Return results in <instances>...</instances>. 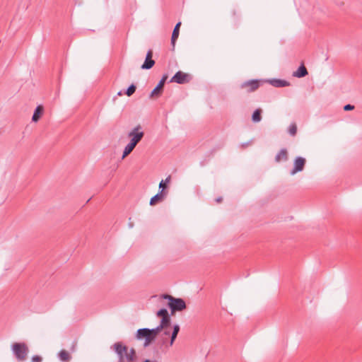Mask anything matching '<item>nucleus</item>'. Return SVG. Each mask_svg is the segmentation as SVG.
<instances>
[{"mask_svg":"<svg viewBox=\"0 0 362 362\" xmlns=\"http://www.w3.org/2000/svg\"><path fill=\"white\" fill-rule=\"evenodd\" d=\"M128 137L130 139L129 142L125 146L122 158L127 157L129 154H130L136 145L141 141L144 136V132L142 130V127L141 125H137L134 127L127 134Z\"/></svg>","mask_w":362,"mask_h":362,"instance_id":"nucleus-1","label":"nucleus"},{"mask_svg":"<svg viewBox=\"0 0 362 362\" xmlns=\"http://www.w3.org/2000/svg\"><path fill=\"white\" fill-rule=\"evenodd\" d=\"M163 298L168 300V307L172 314L177 311H182L186 308V303L182 298H175L168 294H164Z\"/></svg>","mask_w":362,"mask_h":362,"instance_id":"nucleus-2","label":"nucleus"},{"mask_svg":"<svg viewBox=\"0 0 362 362\" xmlns=\"http://www.w3.org/2000/svg\"><path fill=\"white\" fill-rule=\"evenodd\" d=\"M12 349L16 358L19 361H23L28 352V349L24 343H14Z\"/></svg>","mask_w":362,"mask_h":362,"instance_id":"nucleus-3","label":"nucleus"},{"mask_svg":"<svg viewBox=\"0 0 362 362\" xmlns=\"http://www.w3.org/2000/svg\"><path fill=\"white\" fill-rule=\"evenodd\" d=\"M305 162V158H304L303 157H296L293 162V168L290 173L291 175H293L298 172L303 171V170L304 169Z\"/></svg>","mask_w":362,"mask_h":362,"instance_id":"nucleus-4","label":"nucleus"},{"mask_svg":"<svg viewBox=\"0 0 362 362\" xmlns=\"http://www.w3.org/2000/svg\"><path fill=\"white\" fill-rule=\"evenodd\" d=\"M113 348L119 357V362H125L124 355L128 351L127 346L122 345L121 342H117L113 345Z\"/></svg>","mask_w":362,"mask_h":362,"instance_id":"nucleus-5","label":"nucleus"},{"mask_svg":"<svg viewBox=\"0 0 362 362\" xmlns=\"http://www.w3.org/2000/svg\"><path fill=\"white\" fill-rule=\"evenodd\" d=\"M189 75L181 71H178L175 73V74L172 77L170 82H175L178 84H184L189 81Z\"/></svg>","mask_w":362,"mask_h":362,"instance_id":"nucleus-6","label":"nucleus"},{"mask_svg":"<svg viewBox=\"0 0 362 362\" xmlns=\"http://www.w3.org/2000/svg\"><path fill=\"white\" fill-rule=\"evenodd\" d=\"M152 57H153L152 50L151 49L148 50L146 55L145 61L143 63V64L141 66V69L148 70L154 66L155 61L152 59Z\"/></svg>","mask_w":362,"mask_h":362,"instance_id":"nucleus-7","label":"nucleus"},{"mask_svg":"<svg viewBox=\"0 0 362 362\" xmlns=\"http://www.w3.org/2000/svg\"><path fill=\"white\" fill-rule=\"evenodd\" d=\"M167 78H168V75L164 74L162 76L160 81L158 82V83L156 85V86L151 92L150 97H153V96L158 95L160 94L163 87Z\"/></svg>","mask_w":362,"mask_h":362,"instance_id":"nucleus-8","label":"nucleus"},{"mask_svg":"<svg viewBox=\"0 0 362 362\" xmlns=\"http://www.w3.org/2000/svg\"><path fill=\"white\" fill-rule=\"evenodd\" d=\"M259 82L258 80H249L243 83L240 86L242 88H247L248 92H252L258 88Z\"/></svg>","mask_w":362,"mask_h":362,"instance_id":"nucleus-9","label":"nucleus"},{"mask_svg":"<svg viewBox=\"0 0 362 362\" xmlns=\"http://www.w3.org/2000/svg\"><path fill=\"white\" fill-rule=\"evenodd\" d=\"M149 335V328H141L136 331V337L138 340H141L142 339H145L144 346H147L149 344H146V339H148Z\"/></svg>","mask_w":362,"mask_h":362,"instance_id":"nucleus-10","label":"nucleus"},{"mask_svg":"<svg viewBox=\"0 0 362 362\" xmlns=\"http://www.w3.org/2000/svg\"><path fill=\"white\" fill-rule=\"evenodd\" d=\"M269 83L276 88H282L288 86L290 85V83L286 80L283 79H277V78H272L269 81Z\"/></svg>","mask_w":362,"mask_h":362,"instance_id":"nucleus-11","label":"nucleus"},{"mask_svg":"<svg viewBox=\"0 0 362 362\" xmlns=\"http://www.w3.org/2000/svg\"><path fill=\"white\" fill-rule=\"evenodd\" d=\"M163 328H160V325H158L156 327L153 329H149V335L148 339H146V344H150L152 341H153L159 332H160Z\"/></svg>","mask_w":362,"mask_h":362,"instance_id":"nucleus-12","label":"nucleus"},{"mask_svg":"<svg viewBox=\"0 0 362 362\" xmlns=\"http://www.w3.org/2000/svg\"><path fill=\"white\" fill-rule=\"evenodd\" d=\"M180 25H181V22L177 23V24L175 25V26L173 29V33H172L170 42H171V45L173 48L175 47V42L179 36Z\"/></svg>","mask_w":362,"mask_h":362,"instance_id":"nucleus-13","label":"nucleus"},{"mask_svg":"<svg viewBox=\"0 0 362 362\" xmlns=\"http://www.w3.org/2000/svg\"><path fill=\"white\" fill-rule=\"evenodd\" d=\"M308 74V70L303 64H301L298 69L293 73V76L297 78H303Z\"/></svg>","mask_w":362,"mask_h":362,"instance_id":"nucleus-14","label":"nucleus"},{"mask_svg":"<svg viewBox=\"0 0 362 362\" xmlns=\"http://www.w3.org/2000/svg\"><path fill=\"white\" fill-rule=\"evenodd\" d=\"M43 110H44V109L42 105H37L34 110V112H33V115L32 117V121L34 122H37L41 117V116L43 113Z\"/></svg>","mask_w":362,"mask_h":362,"instance_id":"nucleus-15","label":"nucleus"},{"mask_svg":"<svg viewBox=\"0 0 362 362\" xmlns=\"http://www.w3.org/2000/svg\"><path fill=\"white\" fill-rule=\"evenodd\" d=\"M165 192L163 191H160L158 193H157L156 195L152 197L150 199V205L153 206L155 205L158 202L161 201L163 197L165 195Z\"/></svg>","mask_w":362,"mask_h":362,"instance_id":"nucleus-16","label":"nucleus"},{"mask_svg":"<svg viewBox=\"0 0 362 362\" xmlns=\"http://www.w3.org/2000/svg\"><path fill=\"white\" fill-rule=\"evenodd\" d=\"M58 358L62 362H69L71 356L67 351L62 349L58 353Z\"/></svg>","mask_w":362,"mask_h":362,"instance_id":"nucleus-17","label":"nucleus"},{"mask_svg":"<svg viewBox=\"0 0 362 362\" xmlns=\"http://www.w3.org/2000/svg\"><path fill=\"white\" fill-rule=\"evenodd\" d=\"M281 160H288V153L286 148H282L279 151V152L276 155L275 160L276 162H280Z\"/></svg>","mask_w":362,"mask_h":362,"instance_id":"nucleus-18","label":"nucleus"},{"mask_svg":"<svg viewBox=\"0 0 362 362\" xmlns=\"http://www.w3.org/2000/svg\"><path fill=\"white\" fill-rule=\"evenodd\" d=\"M180 326L178 325H174L173 330L170 336V346H172L177 337V334L180 332Z\"/></svg>","mask_w":362,"mask_h":362,"instance_id":"nucleus-19","label":"nucleus"},{"mask_svg":"<svg viewBox=\"0 0 362 362\" xmlns=\"http://www.w3.org/2000/svg\"><path fill=\"white\" fill-rule=\"evenodd\" d=\"M262 110L260 109H256L252 115V120L253 122H259L262 119L261 116Z\"/></svg>","mask_w":362,"mask_h":362,"instance_id":"nucleus-20","label":"nucleus"},{"mask_svg":"<svg viewBox=\"0 0 362 362\" xmlns=\"http://www.w3.org/2000/svg\"><path fill=\"white\" fill-rule=\"evenodd\" d=\"M170 324V315L169 316H165V317H163L160 320V328H165L167 327H168Z\"/></svg>","mask_w":362,"mask_h":362,"instance_id":"nucleus-21","label":"nucleus"},{"mask_svg":"<svg viewBox=\"0 0 362 362\" xmlns=\"http://www.w3.org/2000/svg\"><path fill=\"white\" fill-rule=\"evenodd\" d=\"M135 356V350L132 348L129 351V353H128V351H127V354L124 355V359L126 358L127 361L131 362L134 359Z\"/></svg>","mask_w":362,"mask_h":362,"instance_id":"nucleus-22","label":"nucleus"},{"mask_svg":"<svg viewBox=\"0 0 362 362\" xmlns=\"http://www.w3.org/2000/svg\"><path fill=\"white\" fill-rule=\"evenodd\" d=\"M170 181V176H168L165 180H162L159 184V189L161 191H164L165 188L167 187V185Z\"/></svg>","mask_w":362,"mask_h":362,"instance_id":"nucleus-23","label":"nucleus"},{"mask_svg":"<svg viewBox=\"0 0 362 362\" xmlns=\"http://www.w3.org/2000/svg\"><path fill=\"white\" fill-rule=\"evenodd\" d=\"M136 85H134V83L131 84L126 90V91L124 92V93L127 95V96H131L132 95L135 91H136Z\"/></svg>","mask_w":362,"mask_h":362,"instance_id":"nucleus-24","label":"nucleus"},{"mask_svg":"<svg viewBox=\"0 0 362 362\" xmlns=\"http://www.w3.org/2000/svg\"><path fill=\"white\" fill-rule=\"evenodd\" d=\"M156 315L158 317H165V316H169L168 311L166 308H161L157 311Z\"/></svg>","mask_w":362,"mask_h":362,"instance_id":"nucleus-25","label":"nucleus"},{"mask_svg":"<svg viewBox=\"0 0 362 362\" xmlns=\"http://www.w3.org/2000/svg\"><path fill=\"white\" fill-rule=\"evenodd\" d=\"M296 132H297L296 125L295 124H290V126L288 127V133L291 135L294 136V135H296Z\"/></svg>","mask_w":362,"mask_h":362,"instance_id":"nucleus-26","label":"nucleus"},{"mask_svg":"<svg viewBox=\"0 0 362 362\" xmlns=\"http://www.w3.org/2000/svg\"><path fill=\"white\" fill-rule=\"evenodd\" d=\"M354 109V106L351 104H347L344 106V110L345 111H349Z\"/></svg>","mask_w":362,"mask_h":362,"instance_id":"nucleus-27","label":"nucleus"},{"mask_svg":"<svg viewBox=\"0 0 362 362\" xmlns=\"http://www.w3.org/2000/svg\"><path fill=\"white\" fill-rule=\"evenodd\" d=\"M41 360H42L41 357L39 356H37V355L33 356V358H32V362H40V361H41Z\"/></svg>","mask_w":362,"mask_h":362,"instance_id":"nucleus-28","label":"nucleus"},{"mask_svg":"<svg viewBox=\"0 0 362 362\" xmlns=\"http://www.w3.org/2000/svg\"><path fill=\"white\" fill-rule=\"evenodd\" d=\"M163 334H165V336H168V335H170V332L168 330H165L163 332Z\"/></svg>","mask_w":362,"mask_h":362,"instance_id":"nucleus-29","label":"nucleus"},{"mask_svg":"<svg viewBox=\"0 0 362 362\" xmlns=\"http://www.w3.org/2000/svg\"><path fill=\"white\" fill-rule=\"evenodd\" d=\"M221 200H222V197H218V198L216 199V202H221Z\"/></svg>","mask_w":362,"mask_h":362,"instance_id":"nucleus-30","label":"nucleus"},{"mask_svg":"<svg viewBox=\"0 0 362 362\" xmlns=\"http://www.w3.org/2000/svg\"><path fill=\"white\" fill-rule=\"evenodd\" d=\"M133 226H134L133 223L129 222V228H133Z\"/></svg>","mask_w":362,"mask_h":362,"instance_id":"nucleus-31","label":"nucleus"},{"mask_svg":"<svg viewBox=\"0 0 362 362\" xmlns=\"http://www.w3.org/2000/svg\"><path fill=\"white\" fill-rule=\"evenodd\" d=\"M117 95H122V90L119 91V92H118V93H117Z\"/></svg>","mask_w":362,"mask_h":362,"instance_id":"nucleus-32","label":"nucleus"},{"mask_svg":"<svg viewBox=\"0 0 362 362\" xmlns=\"http://www.w3.org/2000/svg\"><path fill=\"white\" fill-rule=\"evenodd\" d=\"M242 146H243V147H245L247 146V143L243 144Z\"/></svg>","mask_w":362,"mask_h":362,"instance_id":"nucleus-33","label":"nucleus"},{"mask_svg":"<svg viewBox=\"0 0 362 362\" xmlns=\"http://www.w3.org/2000/svg\"><path fill=\"white\" fill-rule=\"evenodd\" d=\"M143 362H151V361L149 359H146L145 361H144Z\"/></svg>","mask_w":362,"mask_h":362,"instance_id":"nucleus-34","label":"nucleus"}]
</instances>
